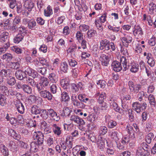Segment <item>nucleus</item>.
<instances>
[{
    "label": "nucleus",
    "mask_w": 156,
    "mask_h": 156,
    "mask_svg": "<svg viewBox=\"0 0 156 156\" xmlns=\"http://www.w3.org/2000/svg\"><path fill=\"white\" fill-rule=\"evenodd\" d=\"M36 70L38 72L41 73L43 76L45 75L47 72V68L45 67H37L36 68Z\"/></svg>",
    "instance_id": "obj_42"
},
{
    "label": "nucleus",
    "mask_w": 156,
    "mask_h": 156,
    "mask_svg": "<svg viewBox=\"0 0 156 156\" xmlns=\"http://www.w3.org/2000/svg\"><path fill=\"white\" fill-rule=\"evenodd\" d=\"M44 15L46 16H49L52 14V11L50 7H48L47 9L44 10Z\"/></svg>",
    "instance_id": "obj_54"
},
{
    "label": "nucleus",
    "mask_w": 156,
    "mask_h": 156,
    "mask_svg": "<svg viewBox=\"0 0 156 156\" xmlns=\"http://www.w3.org/2000/svg\"><path fill=\"white\" fill-rule=\"evenodd\" d=\"M24 6L25 8L28 10V11H30L33 8L34 5L33 2L30 1H27L25 2Z\"/></svg>",
    "instance_id": "obj_34"
},
{
    "label": "nucleus",
    "mask_w": 156,
    "mask_h": 156,
    "mask_svg": "<svg viewBox=\"0 0 156 156\" xmlns=\"http://www.w3.org/2000/svg\"><path fill=\"white\" fill-rule=\"evenodd\" d=\"M26 75L27 74L34 79L37 78L39 76L37 72L30 67H27L24 71Z\"/></svg>",
    "instance_id": "obj_10"
},
{
    "label": "nucleus",
    "mask_w": 156,
    "mask_h": 156,
    "mask_svg": "<svg viewBox=\"0 0 156 156\" xmlns=\"http://www.w3.org/2000/svg\"><path fill=\"white\" fill-rule=\"evenodd\" d=\"M13 58L12 55L9 53L5 54L1 56L2 59L5 60L8 62L11 61Z\"/></svg>",
    "instance_id": "obj_31"
},
{
    "label": "nucleus",
    "mask_w": 156,
    "mask_h": 156,
    "mask_svg": "<svg viewBox=\"0 0 156 156\" xmlns=\"http://www.w3.org/2000/svg\"><path fill=\"white\" fill-rule=\"evenodd\" d=\"M9 33L4 32L0 35V41L1 42L5 43L4 44H6L9 43Z\"/></svg>",
    "instance_id": "obj_14"
},
{
    "label": "nucleus",
    "mask_w": 156,
    "mask_h": 156,
    "mask_svg": "<svg viewBox=\"0 0 156 156\" xmlns=\"http://www.w3.org/2000/svg\"><path fill=\"white\" fill-rule=\"evenodd\" d=\"M20 61L17 59V62H10L9 65L11 68L16 69L20 68Z\"/></svg>",
    "instance_id": "obj_39"
},
{
    "label": "nucleus",
    "mask_w": 156,
    "mask_h": 156,
    "mask_svg": "<svg viewBox=\"0 0 156 156\" xmlns=\"http://www.w3.org/2000/svg\"><path fill=\"white\" fill-rule=\"evenodd\" d=\"M78 99L81 102L86 103L87 101L89 100V98H86L84 95L82 94H80L78 96Z\"/></svg>",
    "instance_id": "obj_52"
},
{
    "label": "nucleus",
    "mask_w": 156,
    "mask_h": 156,
    "mask_svg": "<svg viewBox=\"0 0 156 156\" xmlns=\"http://www.w3.org/2000/svg\"><path fill=\"white\" fill-rule=\"evenodd\" d=\"M117 124L116 122L111 120L108 123V127L110 128H112L115 126Z\"/></svg>",
    "instance_id": "obj_63"
},
{
    "label": "nucleus",
    "mask_w": 156,
    "mask_h": 156,
    "mask_svg": "<svg viewBox=\"0 0 156 156\" xmlns=\"http://www.w3.org/2000/svg\"><path fill=\"white\" fill-rule=\"evenodd\" d=\"M51 82L52 83H56L58 81V76L55 73L50 74L48 77Z\"/></svg>",
    "instance_id": "obj_30"
},
{
    "label": "nucleus",
    "mask_w": 156,
    "mask_h": 156,
    "mask_svg": "<svg viewBox=\"0 0 156 156\" xmlns=\"http://www.w3.org/2000/svg\"><path fill=\"white\" fill-rule=\"evenodd\" d=\"M148 43L151 46H154L156 43V38L154 37H152L149 40Z\"/></svg>",
    "instance_id": "obj_62"
},
{
    "label": "nucleus",
    "mask_w": 156,
    "mask_h": 156,
    "mask_svg": "<svg viewBox=\"0 0 156 156\" xmlns=\"http://www.w3.org/2000/svg\"><path fill=\"white\" fill-rule=\"evenodd\" d=\"M138 92L137 97L138 98V100L140 101L142 100L143 98H146L147 96V94L143 91H140Z\"/></svg>",
    "instance_id": "obj_44"
},
{
    "label": "nucleus",
    "mask_w": 156,
    "mask_h": 156,
    "mask_svg": "<svg viewBox=\"0 0 156 156\" xmlns=\"http://www.w3.org/2000/svg\"><path fill=\"white\" fill-rule=\"evenodd\" d=\"M36 99V97L35 96L30 95L29 96L27 100L30 104H31L35 102Z\"/></svg>",
    "instance_id": "obj_57"
},
{
    "label": "nucleus",
    "mask_w": 156,
    "mask_h": 156,
    "mask_svg": "<svg viewBox=\"0 0 156 156\" xmlns=\"http://www.w3.org/2000/svg\"><path fill=\"white\" fill-rule=\"evenodd\" d=\"M148 8L149 13L155 15H156V5L153 2H151L149 4Z\"/></svg>",
    "instance_id": "obj_17"
},
{
    "label": "nucleus",
    "mask_w": 156,
    "mask_h": 156,
    "mask_svg": "<svg viewBox=\"0 0 156 156\" xmlns=\"http://www.w3.org/2000/svg\"><path fill=\"white\" fill-rule=\"evenodd\" d=\"M39 61L43 65H44L45 66L48 67H49L50 66V63L45 59L43 58H39Z\"/></svg>",
    "instance_id": "obj_45"
},
{
    "label": "nucleus",
    "mask_w": 156,
    "mask_h": 156,
    "mask_svg": "<svg viewBox=\"0 0 156 156\" xmlns=\"http://www.w3.org/2000/svg\"><path fill=\"white\" fill-rule=\"evenodd\" d=\"M6 80L7 83L10 86H12L16 83L15 79L14 77L10 76L7 78Z\"/></svg>",
    "instance_id": "obj_43"
},
{
    "label": "nucleus",
    "mask_w": 156,
    "mask_h": 156,
    "mask_svg": "<svg viewBox=\"0 0 156 156\" xmlns=\"http://www.w3.org/2000/svg\"><path fill=\"white\" fill-rule=\"evenodd\" d=\"M83 34L80 31H78L76 33V37L78 41L80 42V41L83 40Z\"/></svg>",
    "instance_id": "obj_58"
},
{
    "label": "nucleus",
    "mask_w": 156,
    "mask_h": 156,
    "mask_svg": "<svg viewBox=\"0 0 156 156\" xmlns=\"http://www.w3.org/2000/svg\"><path fill=\"white\" fill-rule=\"evenodd\" d=\"M11 73V71L9 69H2L0 72V76L1 77L9 76Z\"/></svg>",
    "instance_id": "obj_37"
},
{
    "label": "nucleus",
    "mask_w": 156,
    "mask_h": 156,
    "mask_svg": "<svg viewBox=\"0 0 156 156\" xmlns=\"http://www.w3.org/2000/svg\"><path fill=\"white\" fill-rule=\"evenodd\" d=\"M26 78L27 79L26 80L27 82L31 86H34L36 85V83L33 79L29 77Z\"/></svg>",
    "instance_id": "obj_60"
},
{
    "label": "nucleus",
    "mask_w": 156,
    "mask_h": 156,
    "mask_svg": "<svg viewBox=\"0 0 156 156\" xmlns=\"http://www.w3.org/2000/svg\"><path fill=\"white\" fill-rule=\"evenodd\" d=\"M21 22V17L19 16H16L14 19L13 21V25L15 26H16L19 23Z\"/></svg>",
    "instance_id": "obj_59"
},
{
    "label": "nucleus",
    "mask_w": 156,
    "mask_h": 156,
    "mask_svg": "<svg viewBox=\"0 0 156 156\" xmlns=\"http://www.w3.org/2000/svg\"><path fill=\"white\" fill-rule=\"evenodd\" d=\"M48 112L45 110H43V112L44 115H46L45 116H43V114L41 115L42 118L44 119H46L48 116V114L54 120L58 122L60 119V116L58 114L55 112L53 109L50 108L47 109Z\"/></svg>",
    "instance_id": "obj_1"
},
{
    "label": "nucleus",
    "mask_w": 156,
    "mask_h": 156,
    "mask_svg": "<svg viewBox=\"0 0 156 156\" xmlns=\"http://www.w3.org/2000/svg\"><path fill=\"white\" fill-rule=\"evenodd\" d=\"M128 85L129 90L131 92L137 93L139 92L142 87V85L140 84H134L133 82L131 80L128 82Z\"/></svg>",
    "instance_id": "obj_6"
},
{
    "label": "nucleus",
    "mask_w": 156,
    "mask_h": 156,
    "mask_svg": "<svg viewBox=\"0 0 156 156\" xmlns=\"http://www.w3.org/2000/svg\"><path fill=\"white\" fill-rule=\"evenodd\" d=\"M44 134L41 131L34 132V139L37 140L36 142L40 145H42L44 143Z\"/></svg>",
    "instance_id": "obj_7"
},
{
    "label": "nucleus",
    "mask_w": 156,
    "mask_h": 156,
    "mask_svg": "<svg viewBox=\"0 0 156 156\" xmlns=\"http://www.w3.org/2000/svg\"><path fill=\"white\" fill-rule=\"evenodd\" d=\"M68 68L69 66L66 62L64 61L61 63L60 65V69L61 71L64 73H67Z\"/></svg>",
    "instance_id": "obj_33"
},
{
    "label": "nucleus",
    "mask_w": 156,
    "mask_h": 156,
    "mask_svg": "<svg viewBox=\"0 0 156 156\" xmlns=\"http://www.w3.org/2000/svg\"><path fill=\"white\" fill-rule=\"evenodd\" d=\"M96 34V31L92 29H90L88 30L87 34V37L89 38H91V37L94 36Z\"/></svg>",
    "instance_id": "obj_46"
},
{
    "label": "nucleus",
    "mask_w": 156,
    "mask_h": 156,
    "mask_svg": "<svg viewBox=\"0 0 156 156\" xmlns=\"http://www.w3.org/2000/svg\"><path fill=\"white\" fill-rule=\"evenodd\" d=\"M100 49L101 50L105 49V50H104V51H105V50L107 49V47H106V46L107 45V40L105 39L101 41L100 42Z\"/></svg>",
    "instance_id": "obj_41"
},
{
    "label": "nucleus",
    "mask_w": 156,
    "mask_h": 156,
    "mask_svg": "<svg viewBox=\"0 0 156 156\" xmlns=\"http://www.w3.org/2000/svg\"><path fill=\"white\" fill-rule=\"evenodd\" d=\"M60 89V88L58 85L55 84H52L50 87V90L53 94L56 93Z\"/></svg>",
    "instance_id": "obj_35"
},
{
    "label": "nucleus",
    "mask_w": 156,
    "mask_h": 156,
    "mask_svg": "<svg viewBox=\"0 0 156 156\" xmlns=\"http://www.w3.org/2000/svg\"><path fill=\"white\" fill-rule=\"evenodd\" d=\"M132 106L133 109L139 113L146 109L147 104L145 102L140 104L138 102H136L133 103Z\"/></svg>",
    "instance_id": "obj_2"
},
{
    "label": "nucleus",
    "mask_w": 156,
    "mask_h": 156,
    "mask_svg": "<svg viewBox=\"0 0 156 156\" xmlns=\"http://www.w3.org/2000/svg\"><path fill=\"white\" fill-rule=\"evenodd\" d=\"M16 105L18 112L21 114H23L24 112V107L23 104L20 102Z\"/></svg>",
    "instance_id": "obj_38"
},
{
    "label": "nucleus",
    "mask_w": 156,
    "mask_h": 156,
    "mask_svg": "<svg viewBox=\"0 0 156 156\" xmlns=\"http://www.w3.org/2000/svg\"><path fill=\"white\" fill-rule=\"evenodd\" d=\"M71 110L67 107L63 108L62 112L61 113L60 115L63 117L69 116L70 115Z\"/></svg>",
    "instance_id": "obj_23"
},
{
    "label": "nucleus",
    "mask_w": 156,
    "mask_h": 156,
    "mask_svg": "<svg viewBox=\"0 0 156 156\" xmlns=\"http://www.w3.org/2000/svg\"><path fill=\"white\" fill-rule=\"evenodd\" d=\"M53 131L55 135L59 136L62 133L61 128L58 126L56 124H54L52 125Z\"/></svg>",
    "instance_id": "obj_22"
},
{
    "label": "nucleus",
    "mask_w": 156,
    "mask_h": 156,
    "mask_svg": "<svg viewBox=\"0 0 156 156\" xmlns=\"http://www.w3.org/2000/svg\"><path fill=\"white\" fill-rule=\"evenodd\" d=\"M0 151L4 156H8L9 155V150L3 144H0Z\"/></svg>",
    "instance_id": "obj_20"
},
{
    "label": "nucleus",
    "mask_w": 156,
    "mask_h": 156,
    "mask_svg": "<svg viewBox=\"0 0 156 156\" xmlns=\"http://www.w3.org/2000/svg\"><path fill=\"white\" fill-rule=\"evenodd\" d=\"M127 60L125 57L122 56L120 59L119 63L122 64L123 71H126L129 69V66L127 65Z\"/></svg>",
    "instance_id": "obj_18"
},
{
    "label": "nucleus",
    "mask_w": 156,
    "mask_h": 156,
    "mask_svg": "<svg viewBox=\"0 0 156 156\" xmlns=\"http://www.w3.org/2000/svg\"><path fill=\"white\" fill-rule=\"evenodd\" d=\"M9 147V148L10 150L13 152L17 151L18 149L16 144L13 141H10Z\"/></svg>",
    "instance_id": "obj_25"
},
{
    "label": "nucleus",
    "mask_w": 156,
    "mask_h": 156,
    "mask_svg": "<svg viewBox=\"0 0 156 156\" xmlns=\"http://www.w3.org/2000/svg\"><path fill=\"white\" fill-rule=\"evenodd\" d=\"M39 145H40L36 142H31L30 144V151L33 152H36L38 150Z\"/></svg>",
    "instance_id": "obj_19"
},
{
    "label": "nucleus",
    "mask_w": 156,
    "mask_h": 156,
    "mask_svg": "<svg viewBox=\"0 0 156 156\" xmlns=\"http://www.w3.org/2000/svg\"><path fill=\"white\" fill-rule=\"evenodd\" d=\"M70 120L73 121L75 123L80 125H83L85 124L84 121L77 115H71Z\"/></svg>",
    "instance_id": "obj_11"
},
{
    "label": "nucleus",
    "mask_w": 156,
    "mask_h": 156,
    "mask_svg": "<svg viewBox=\"0 0 156 156\" xmlns=\"http://www.w3.org/2000/svg\"><path fill=\"white\" fill-rule=\"evenodd\" d=\"M61 85L64 89L69 88L70 86V80L67 79H64L62 82Z\"/></svg>",
    "instance_id": "obj_32"
},
{
    "label": "nucleus",
    "mask_w": 156,
    "mask_h": 156,
    "mask_svg": "<svg viewBox=\"0 0 156 156\" xmlns=\"http://www.w3.org/2000/svg\"><path fill=\"white\" fill-rule=\"evenodd\" d=\"M106 94L105 92H102L98 98L99 101V103L102 105L101 106L102 107V109L106 110L107 108Z\"/></svg>",
    "instance_id": "obj_8"
},
{
    "label": "nucleus",
    "mask_w": 156,
    "mask_h": 156,
    "mask_svg": "<svg viewBox=\"0 0 156 156\" xmlns=\"http://www.w3.org/2000/svg\"><path fill=\"white\" fill-rule=\"evenodd\" d=\"M27 27L29 29L31 30H35L37 27L36 22L34 20H30L28 23Z\"/></svg>",
    "instance_id": "obj_24"
},
{
    "label": "nucleus",
    "mask_w": 156,
    "mask_h": 156,
    "mask_svg": "<svg viewBox=\"0 0 156 156\" xmlns=\"http://www.w3.org/2000/svg\"><path fill=\"white\" fill-rule=\"evenodd\" d=\"M12 136L15 139L19 140L21 138V135L18 133H17L16 131L13 129H11L9 130Z\"/></svg>",
    "instance_id": "obj_29"
},
{
    "label": "nucleus",
    "mask_w": 156,
    "mask_h": 156,
    "mask_svg": "<svg viewBox=\"0 0 156 156\" xmlns=\"http://www.w3.org/2000/svg\"><path fill=\"white\" fill-rule=\"evenodd\" d=\"M24 34L22 33H18L13 38V42L15 43L18 44L23 40Z\"/></svg>",
    "instance_id": "obj_21"
},
{
    "label": "nucleus",
    "mask_w": 156,
    "mask_h": 156,
    "mask_svg": "<svg viewBox=\"0 0 156 156\" xmlns=\"http://www.w3.org/2000/svg\"><path fill=\"white\" fill-rule=\"evenodd\" d=\"M22 90L25 93L27 94H30L32 93V88L28 84H25Z\"/></svg>",
    "instance_id": "obj_26"
},
{
    "label": "nucleus",
    "mask_w": 156,
    "mask_h": 156,
    "mask_svg": "<svg viewBox=\"0 0 156 156\" xmlns=\"http://www.w3.org/2000/svg\"><path fill=\"white\" fill-rule=\"evenodd\" d=\"M89 28V26L85 24H81L79 26V29L80 31L81 32H85L88 30Z\"/></svg>",
    "instance_id": "obj_50"
},
{
    "label": "nucleus",
    "mask_w": 156,
    "mask_h": 156,
    "mask_svg": "<svg viewBox=\"0 0 156 156\" xmlns=\"http://www.w3.org/2000/svg\"><path fill=\"white\" fill-rule=\"evenodd\" d=\"M148 100L150 105L155 107L156 105V101L154 96L152 94L149 95L148 97Z\"/></svg>",
    "instance_id": "obj_27"
},
{
    "label": "nucleus",
    "mask_w": 156,
    "mask_h": 156,
    "mask_svg": "<svg viewBox=\"0 0 156 156\" xmlns=\"http://www.w3.org/2000/svg\"><path fill=\"white\" fill-rule=\"evenodd\" d=\"M68 62L70 66L73 67L77 65V62L74 59H69L68 60Z\"/></svg>",
    "instance_id": "obj_51"
},
{
    "label": "nucleus",
    "mask_w": 156,
    "mask_h": 156,
    "mask_svg": "<svg viewBox=\"0 0 156 156\" xmlns=\"http://www.w3.org/2000/svg\"><path fill=\"white\" fill-rule=\"evenodd\" d=\"M70 32V30L69 27L68 26L65 27L63 29L62 33L64 35H68L69 34Z\"/></svg>",
    "instance_id": "obj_64"
},
{
    "label": "nucleus",
    "mask_w": 156,
    "mask_h": 156,
    "mask_svg": "<svg viewBox=\"0 0 156 156\" xmlns=\"http://www.w3.org/2000/svg\"><path fill=\"white\" fill-rule=\"evenodd\" d=\"M133 32L134 35L137 39H140L142 37L143 31L142 28L139 26L138 25L136 26Z\"/></svg>",
    "instance_id": "obj_9"
},
{
    "label": "nucleus",
    "mask_w": 156,
    "mask_h": 156,
    "mask_svg": "<svg viewBox=\"0 0 156 156\" xmlns=\"http://www.w3.org/2000/svg\"><path fill=\"white\" fill-rule=\"evenodd\" d=\"M101 64L105 66H107V56L106 55H104L102 56V58L101 59Z\"/></svg>",
    "instance_id": "obj_55"
},
{
    "label": "nucleus",
    "mask_w": 156,
    "mask_h": 156,
    "mask_svg": "<svg viewBox=\"0 0 156 156\" xmlns=\"http://www.w3.org/2000/svg\"><path fill=\"white\" fill-rule=\"evenodd\" d=\"M72 102L73 105L80 108H83L85 105L81 102L79 101L76 98V96L71 97Z\"/></svg>",
    "instance_id": "obj_12"
},
{
    "label": "nucleus",
    "mask_w": 156,
    "mask_h": 156,
    "mask_svg": "<svg viewBox=\"0 0 156 156\" xmlns=\"http://www.w3.org/2000/svg\"><path fill=\"white\" fill-rule=\"evenodd\" d=\"M15 75L17 79L21 80H22L25 78H27L24 72L21 70H19L16 71Z\"/></svg>",
    "instance_id": "obj_15"
},
{
    "label": "nucleus",
    "mask_w": 156,
    "mask_h": 156,
    "mask_svg": "<svg viewBox=\"0 0 156 156\" xmlns=\"http://www.w3.org/2000/svg\"><path fill=\"white\" fill-rule=\"evenodd\" d=\"M105 81L104 80H99L97 82L98 87L102 88L105 87Z\"/></svg>",
    "instance_id": "obj_56"
},
{
    "label": "nucleus",
    "mask_w": 156,
    "mask_h": 156,
    "mask_svg": "<svg viewBox=\"0 0 156 156\" xmlns=\"http://www.w3.org/2000/svg\"><path fill=\"white\" fill-rule=\"evenodd\" d=\"M49 83V80L48 78L44 76H41L40 79L39 84L36 85L37 89H44L46 88Z\"/></svg>",
    "instance_id": "obj_5"
},
{
    "label": "nucleus",
    "mask_w": 156,
    "mask_h": 156,
    "mask_svg": "<svg viewBox=\"0 0 156 156\" xmlns=\"http://www.w3.org/2000/svg\"><path fill=\"white\" fill-rule=\"evenodd\" d=\"M61 99L62 101L66 102L69 100L70 98L68 94L64 91L62 93Z\"/></svg>",
    "instance_id": "obj_36"
},
{
    "label": "nucleus",
    "mask_w": 156,
    "mask_h": 156,
    "mask_svg": "<svg viewBox=\"0 0 156 156\" xmlns=\"http://www.w3.org/2000/svg\"><path fill=\"white\" fill-rule=\"evenodd\" d=\"M154 135L153 133H149L146 138V142L148 144H150L152 140L154 138Z\"/></svg>",
    "instance_id": "obj_48"
},
{
    "label": "nucleus",
    "mask_w": 156,
    "mask_h": 156,
    "mask_svg": "<svg viewBox=\"0 0 156 156\" xmlns=\"http://www.w3.org/2000/svg\"><path fill=\"white\" fill-rule=\"evenodd\" d=\"M37 91L40 94V96L44 99L48 100H51L52 99L53 96L51 93L46 88L37 89Z\"/></svg>",
    "instance_id": "obj_3"
},
{
    "label": "nucleus",
    "mask_w": 156,
    "mask_h": 156,
    "mask_svg": "<svg viewBox=\"0 0 156 156\" xmlns=\"http://www.w3.org/2000/svg\"><path fill=\"white\" fill-rule=\"evenodd\" d=\"M111 66L113 67V70L118 72L123 69L121 64L118 61H114L111 64Z\"/></svg>",
    "instance_id": "obj_16"
},
{
    "label": "nucleus",
    "mask_w": 156,
    "mask_h": 156,
    "mask_svg": "<svg viewBox=\"0 0 156 156\" xmlns=\"http://www.w3.org/2000/svg\"><path fill=\"white\" fill-rule=\"evenodd\" d=\"M77 48V45L75 44H73L67 50V51L68 53H71L74 51Z\"/></svg>",
    "instance_id": "obj_61"
},
{
    "label": "nucleus",
    "mask_w": 156,
    "mask_h": 156,
    "mask_svg": "<svg viewBox=\"0 0 156 156\" xmlns=\"http://www.w3.org/2000/svg\"><path fill=\"white\" fill-rule=\"evenodd\" d=\"M120 39L123 45L126 47H128L129 44L133 41L132 37L128 33H123V36L121 37Z\"/></svg>",
    "instance_id": "obj_4"
},
{
    "label": "nucleus",
    "mask_w": 156,
    "mask_h": 156,
    "mask_svg": "<svg viewBox=\"0 0 156 156\" xmlns=\"http://www.w3.org/2000/svg\"><path fill=\"white\" fill-rule=\"evenodd\" d=\"M0 22H3L4 23V25L7 26L10 24V22H11V19L5 18L3 16L0 15Z\"/></svg>",
    "instance_id": "obj_40"
},
{
    "label": "nucleus",
    "mask_w": 156,
    "mask_h": 156,
    "mask_svg": "<svg viewBox=\"0 0 156 156\" xmlns=\"http://www.w3.org/2000/svg\"><path fill=\"white\" fill-rule=\"evenodd\" d=\"M109 103L110 104V107L111 108L113 109L116 112L119 113H122V110L120 109V108L116 102H115L114 101L110 100Z\"/></svg>",
    "instance_id": "obj_13"
},
{
    "label": "nucleus",
    "mask_w": 156,
    "mask_h": 156,
    "mask_svg": "<svg viewBox=\"0 0 156 156\" xmlns=\"http://www.w3.org/2000/svg\"><path fill=\"white\" fill-rule=\"evenodd\" d=\"M42 110L36 105L33 106L31 109V112L33 114L37 115L41 113Z\"/></svg>",
    "instance_id": "obj_28"
},
{
    "label": "nucleus",
    "mask_w": 156,
    "mask_h": 156,
    "mask_svg": "<svg viewBox=\"0 0 156 156\" xmlns=\"http://www.w3.org/2000/svg\"><path fill=\"white\" fill-rule=\"evenodd\" d=\"M139 65L137 64H135L131 66L130 69V71L133 73L137 72L139 70Z\"/></svg>",
    "instance_id": "obj_49"
},
{
    "label": "nucleus",
    "mask_w": 156,
    "mask_h": 156,
    "mask_svg": "<svg viewBox=\"0 0 156 156\" xmlns=\"http://www.w3.org/2000/svg\"><path fill=\"white\" fill-rule=\"evenodd\" d=\"M129 120L131 122H133L134 120V112L133 110L129 109L128 110Z\"/></svg>",
    "instance_id": "obj_47"
},
{
    "label": "nucleus",
    "mask_w": 156,
    "mask_h": 156,
    "mask_svg": "<svg viewBox=\"0 0 156 156\" xmlns=\"http://www.w3.org/2000/svg\"><path fill=\"white\" fill-rule=\"evenodd\" d=\"M9 47V44L7 43L3 45V47L0 48V55L2 53H5L7 48Z\"/></svg>",
    "instance_id": "obj_53"
}]
</instances>
